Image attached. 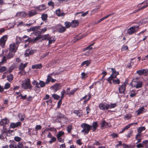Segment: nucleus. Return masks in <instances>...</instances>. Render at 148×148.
<instances>
[{
	"instance_id": "f257e3e1",
	"label": "nucleus",
	"mask_w": 148,
	"mask_h": 148,
	"mask_svg": "<svg viewBox=\"0 0 148 148\" xmlns=\"http://www.w3.org/2000/svg\"><path fill=\"white\" fill-rule=\"evenodd\" d=\"M81 127L83 128L81 132L83 133L84 135L88 134L92 127V126H90L85 123L82 124L81 125Z\"/></svg>"
},
{
	"instance_id": "f03ea898",
	"label": "nucleus",
	"mask_w": 148,
	"mask_h": 148,
	"mask_svg": "<svg viewBox=\"0 0 148 148\" xmlns=\"http://www.w3.org/2000/svg\"><path fill=\"white\" fill-rule=\"evenodd\" d=\"M138 79V77H136L131 82L132 86L136 88H140L142 86V82L139 81Z\"/></svg>"
},
{
	"instance_id": "7ed1b4c3",
	"label": "nucleus",
	"mask_w": 148,
	"mask_h": 148,
	"mask_svg": "<svg viewBox=\"0 0 148 148\" xmlns=\"http://www.w3.org/2000/svg\"><path fill=\"white\" fill-rule=\"evenodd\" d=\"M22 87L25 89H29L31 90L32 87L31 85L30 80L27 78L25 80L24 82L21 84Z\"/></svg>"
},
{
	"instance_id": "20e7f679",
	"label": "nucleus",
	"mask_w": 148,
	"mask_h": 148,
	"mask_svg": "<svg viewBox=\"0 0 148 148\" xmlns=\"http://www.w3.org/2000/svg\"><path fill=\"white\" fill-rule=\"evenodd\" d=\"M138 26H134L130 27L127 30L129 34H132L138 31L139 29Z\"/></svg>"
},
{
	"instance_id": "39448f33",
	"label": "nucleus",
	"mask_w": 148,
	"mask_h": 148,
	"mask_svg": "<svg viewBox=\"0 0 148 148\" xmlns=\"http://www.w3.org/2000/svg\"><path fill=\"white\" fill-rule=\"evenodd\" d=\"M28 64L27 62L25 63V64L21 62L20 64L18 67V70L20 71L18 72V74H22L21 73L24 72V69L27 66Z\"/></svg>"
},
{
	"instance_id": "423d86ee",
	"label": "nucleus",
	"mask_w": 148,
	"mask_h": 148,
	"mask_svg": "<svg viewBox=\"0 0 148 148\" xmlns=\"http://www.w3.org/2000/svg\"><path fill=\"white\" fill-rule=\"evenodd\" d=\"M127 82L126 81L124 82V84L120 86L119 88V93L121 94H124L126 86L127 84Z\"/></svg>"
},
{
	"instance_id": "0eeeda50",
	"label": "nucleus",
	"mask_w": 148,
	"mask_h": 148,
	"mask_svg": "<svg viewBox=\"0 0 148 148\" xmlns=\"http://www.w3.org/2000/svg\"><path fill=\"white\" fill-rule=\"evenodd\" d=\"M7 39L8 36L7 35L3 36L0 39V45L2 48L4 47L5 42Z\"/></svg>"
},
{
	"instance_id": "6e6552de",
	"label": "nucleus",
	"mask_w": 148,
	"mask_h": 148,
	"mask_svg": "<svg viewBox=\"0 0 148 148\" xmlns=\"http://www.w3.org/2000/svg\"><path fill=\"white\" fill-rule=\"evenodd\" d=\"M16 44L15 43H12L10 45V52H14L15 53L17 49V47H16Z\"/></svg>"
},
{
	"instance_id": "1a4fd4ad",
	"label": "nucleus",
	"mask_w": 148,
	"mask_h": 148,
	"mask_svg": "<svg viewBox=\"0 0 148 148\" xmlns=\"http://www.w3.org/2000/svg\"><path fill=\"white\" fill-rule=\"evenodd\" d=\"M10 148H23V145L21 143H19L17 145L16 143H14L9 146Z\"/></svg>"
},
{
	"instance_id": "9d476101",
	"label": "nucleus",
	"mask_w": 148,
	"mask_h": 148,
	"mask_svg": "<svg viewBox=\"0 0 148 148\" xmlns=\"http://www.w3.org/2000/svg\"><path fill=\"white\" fill-rule=\"evenodd\" d=\"M99 107L101 110H103L108 109V104L105 103H101L99 104Z\"/></svg>"
},
{
	"instance_id": "9b49d317",
	"label": "nucleus",
	"mask_w": 148,
	"mask_h": 148,
	"mask_svg": "<svg viewBox=\"0 0 148 148\" xmlns=\"http://www.w3.org/2000/svg\"><path fill=\"white\" fill-rule=\"evenodd\" d=\"M101 128L102 129H103L104 128H107L108 127H109V124L107 122H106L105 120H103L101 121Z\"/></svg>"
},
{
	"instance_id": "f8f14e48",
	"label": "nucleus",
	"mask_w": 148,
	"mask_h": 148,
	"mask_svg": "<svg viewBox=\"0 0 148 148\" xmlns=\"http://www.w3.org/2000/svg\"><path fill=\"white\" fill-rule=\"evenodd\" d=\"M27 15V13L24 11H23L17 12L15 16L16 17H25Z\"/></svg>"
},
{
	"instance_id": "ddd939ff",
	"label": "nucleus",
	"mask_w": 148,
	"mask_h": 148,
	"mask_svg": "<svg viewBox=\"0 0 148 148\" xmlns=\"http://www.w3.org/2000/svg\"><path fill=\"white\" fill-rule=\"evenodd\" d=\"M147 71L148 70L147 69H142L137 70L136 73L140 76L145 74H146V73H147Z\"/></svg>"
},
{
	"instance_id": "4468645a",
	"label": "nucleus",
	"mask_w": 148,
	"mask_h": 148,
	"mask_svg": "<svg viewBox=\"0 0 148 148\" xmlns=\"http://www.w3.org/2000/svg\"><path fill=\"white\" fill-rule=\"evenodd\" d=\"M21 123L20 122H18L17 123H12L10 124V127L13 129H14L16 127L20 126Z\"/></svg>"
},
{
	"instance_id": "2eb2a0df",
	"label": "nucleus",
	"mask_w": 148,
	"mask_h": 148,
	"mask_svg": "<svg viewBox=\"0 0 148 148\" xmlns=\"http://www.w3.org/2000/svg\"><path fill=\"white\" fill-rule=\"evenodd\" d=\"M52 87L54 90L55 92L59 90L61 88L60 85L59 84H55L53 85Z\"/></svg>"
},
{
	"instance_id": "dca6fc26",
	"label": "nucleus",
	"mask_w": 148,
	"mask_h": 148,
	"mask_svg": "<svg viewBox=\"0 0 148 148\" xmlns=\"http://www.w3.org/2000/svg\"><path fill=\"white\" fill-rule=\"evenodd\" d=\"M56 13L57 16L60 17L64 16L65 14V13L62 12L60 9L56 10Z\"/></svg>"
},
{
	"instance_id": "f3484780",
	"label": "nucleus",
	"mask_w": 148,
	"mask_h": 148,
	"mask_svg": "<svg viewBox=\"0 0 148 148\" xmlns=\"http://www.w3.org/2000/svg\"><path fill=\"white\" fill-rule=\"evenodd\" d=\"M111 70L112 73L110 76H112V77L113 78H116V76L119 74V72L116 71L113 68H112Z\"/></svg>"
},
{
	"instance_id": "a211bd4d",
	"label": "nucleus",
	"mask_w": 148,
	"mask_h": 148,
	"mask_svg": "<svg viewBox=\"0 0 148 148\" xmlns=\"http://www.w3.org/2000/svg\"><path fill=\"white\" fill-rule=\"evenodd\" d=\"M37 14V12L36 11L32 10L28 12L27 15H28L29 17H31L36 14Z\"/></svg>"
},
{
	"instance_id": "6ab92c4d",
	"label": "nucleus",
	"mask_w": 148,
	"mask_h": 148,
	"mask_svg": "<svg viewBox=\"0 0 148 148\" xmlns=\"http://www.w3.org/2000/svg\"><path fill=\"white\" fill-rule=\"evenodd\" d=\"M35 52V50L32 49H29L26 50L25 54L26 56H27L29 55H32Z\"/></svg>"
},
{
	"instance_id": "aec40b11",
	"label": "nucleus",
	"mask_w": 148,
	"mask_h": 148,
	"mask_svg": "<svg viewBox=\"0 0 148 148\" xmlns=\"http://www.w3.org/2000/svg\"><path fill=\"white\" fill-rule=\"evenodd\" d=\"M7 131L5 127L3 126V130H1L2 134L0 135V139L3 140L4 139V137L3 135V134L4 133H6Z\"/></svg>"
},
{
	"instance_id": "412c9836",
	"label": "nucleus",
	"mask_w": 148,
	"mask_h": 148,
	"mask_svg": "<svg viewBox=\"0 0 148 148\" xmlns=\"http://www.w3.org/2000/svg\"><path fill=\"white\" fill-rule=\"evenodd\" d=\"M72 27H74L78 25L79 22L77 20H74L71 21Z\"/></svg>"
},
{
	"instance_id": "4be33fe9",
	"label": "nucleus",
	"mask_w": 148,
	"mask_h": 148,
	"mask_svg": "<svg viewBox=\"0 0 148 148\" xmlns=\"http://www.w3.org/2000/svg\"><path fill=\"white\" fill-rule=\"evenodd\" d=\"M66 29L65 27L61 25L58 29V31L60 33H63L66 30Z\"/></svg>"
},
{
	"instance_id": "5701e85b",
	"label": "nucleus",
	"mask_w": 148,
	"mask_h": 148,
	"mask_svg": "<svg viewBox=\"0 0 148 148\" xmlns=\"http://www.w3.org/2000/svg\"><path fill=\"white\" fill-rule=\"evenodd\" d=\"M15 53L14 52H10L6 56V58L7 59H10L12 58L14 56Z\"/></svg>"
},
{
	"instance_id": "b1692460",
	"label": "nucleus",
	"mask_w": 148,
	"mask_h": 148,
	"mask_svg": "<svg viewBox=\"0 0 148 148\" xmlns=\"http://www.w3.org/2000/svg\"><path fill=\"white\" fill-rule=\"evenodd\" d=\"M32 67L33 69H40L42 67V65L41 64H36L32 65Z\"/></svg>"
},
{
	"instance_id": "393cba45",
	"label": "nucleus",
	"mask_w": 148,
	"mask_h": 148,
	"mask_svg": "<svg viewBox=\"0 0 148 148\" xmlns=\"http://www.w3.org/2000/svg\"><path fill=\"white\" fill-rule=\"evenodd\" d=\"M145 110L144 107H142L140 108L137 111H136L137 115H139L140 114L143 113L144 112V110Z\"/></svg>"
},
{
	"instance_id": "a878e982",
	"label": "nucleus",
	"mask_w": 148,
	"mask_h": 148,
	"mask_svg": "<svg viewBox=\"0 0 148 148\" xmlns=\"http://www.w3.org/2000/svg\"><path fill=\"white\" fill-rule=\"evenodd\" d=\"M92 126L93 127V129H92V131H95L98 127L97 123L96 122H93L92 123Z\"/></svg>"
},
{
	"instance_id": "bb28decb",
	"label": "nucleus",
	"mask_w": 148,
	"mask_h": 148,
	"mask_svg": "<svg viewBox=\"0 0 148 148\" xmlns=\"http://www.w3.org/2000/svg\"><path fill=\"white\" fill-rule=\"evenodd\" d=\"M45 5H39L38 6L36 7V9L39 11H41L42 10H44L45 9Z\"/></svg>"
},
{
	"instance_id": "cd10ccee",
	"label": "nucleus",
	"mask_w": 148,
	"mask_h": 148,
	"mask_svg": "<svg viewBox=\"0 0 148 148\" xmlns=\"http://www.w3.org/2000/svg\"><path fill=\"white\" fill-rule=\"evenodd\" d=\"M90 62L89 60H86L82 62V63L81 66H83L85 65H86V66H88L90 64Z\"/></svg>"
},
{
	"instance_id": "c85d7f7f",
	"label": "nucleus",
	"mask_w": 148,
	"mask_h": 148,
	"mask_svg": "<svg viewBox=\"0 0 148 148\" xmlns=\"http://www.w3.org/2000/svg\"><path fill=\"white\" fill-rule=\"evenodd\" d=\"M51 36L49 34L44 35L43 36L42 40H49Z\"/></svg>"
},
{
	"instance_id": "c756f323",
	"label": "nucleus",
	"mask_w": 148,
	"mask_h": 148,
	"mask_svg": "<svg viewBox=\"0 0 148 148\" xmlns=\"http://www.w3.org/2000/svg\"><path fill=\"white\" fill-rule=\"evenodd\" d=\"M64 25L66 26V28H69L71 26H72V23L71 22V23L66 21L64 23Z\"/></svg>"
},
{
	"instance_id": "7c9ffc66",
	"label": "nucleus",
	"mask_w": 148,
	"mask_h": 148,
	"mask_svg": "<svg viewBox=\"0 0 148 148\" xmlns=\"http://www.w3.org/2000/svg\"><path fill=\"white\" fill-rule=\"evenodd\" d=\"M56 40V38L54 37H51L49 40V43L50 44H51L55 42Z\"/></svg>"
},
{
	"instance_id": "2f4dec72",
	"label": "nucleus",
	"mask_w": 148,
	"mask_h": 148,
	"mask_svg": "<svg viewBox=\"0 0 148 148\" xmlns=\"http://www.w3.org/2000/svg\"><path fill=\"white\" fill-rule=\"evenodd\" d=\"M13 76L12 74H10L7 77V79L9 82L11 81L13 79Z\"/></svg>"
},
{
	"instance_id": "473e14b6",
	"label": "nucleus",
	"mask_w": 148,
	"mask_h": 148,
	"mask_svg": "<svg viewBox=\"0 0 148 148\" xmlns=\"http://www.w3.org/2000/svg\"><path fill=\"white\" fill-rule=\"evenodd\" d=\"M115 78H113L112 79V82L114 84H120V80L119 79H115Z\"/></svg>"
},
{
	"instance_id": "72a5a7b5",
	"label": "nucleus",
	"mask_w": 148,
	"mask_h": 148,
	"mask_svg": "<svg viewBox=\"0 0 148 148\" xmlns=\"http://www.w3.org/2000/svg\"><path fill=\"white\" fill-rule=\"evenodd\" d=\"M7 69L6 66H0V72H3L5 71Z\"/></svg>"
},
{
	"instance_id": "f704fd0d",
	"label": "nucleus",
	"mask_w": 148,
	"mask_h": 148,
	"mask_svg": "<svg viewBox=\"0 0 148 148\" xmlns=\"http://www.w3.org/2000/svg\"><path fill=\"white\" fill-rule=\"evenodd\" d=\"M78 89V88H75L74 89L71 90V91L68 93H67V94H69V95H72L74 94L75 92Z\"/></svg>"
},
{
	"instance_id": "c9c22d12",
	"label": "nucleus",
	"mask_w": 148,
	"mask_h": 148,
	"mask_svg": "<svg viewBox=\"0 0 148 148\" xmlns=\"http://www.w3.org/2000/svg\"><path fill=\"white\" fill-rule=\"evenodd\" d=\"M108 109H111L114 108L116 107V104L115 103H111L110 105H108Z\"/></svg>"
},
{
	"instance_id": "e433bc0d",
	"label": "nucleus",
	"mask_w": 148,
	"mask_h": 148,
	"mask_svg": "<svg viewBox=\"0 0 148 148\" xmlns=\"http://www.w3.org/2000/svg\"><path fill=\"white\" fill-rule=\"evenodd\" d=\"M47 14H43L41 16V18L43 21H45L47 18Z\"/></svg>"
},
{
	"instance_id": "4c0bfd02",
	"label": "nucleus",
	"mask_w": 148,
	"mask_h": 148,
	"mask_svg": "<svg viewBox=\"0 0 148 148\" xmlns=\"http://www.w3.org/2000/svg\"><path fill=\"white\" fill-rule=\"evenodd\" d=\"M64 134V132L62 131H59L57 135V138L61 137Z\"/></svg>"
},
{
	"instance_id": "58836bf2",
	"label": "nucleus",
	"mask_w": 148,
	"mask_h": 148,
	"mask_svg": "<svg viewBox=\"0 0 148 148\" xmlns=\"http://www.w3.org/2000/svg\"><path fill=\"white\" fill-rule=\"evenodd\" d=\"M8 121V119H7L5 118L2 119L1 122V123L3 124V125L4 124H6L7 123Z\"/></svg>"
},
{
	"instance_id": "ea45409f",
	"label": "nucleus",
	"mask_w": 148,
	"mask_h": 148,
	"mask_svg": "<svg viewBox=\"0 0 148 148\" xmlns=\"http://www.w3.org/2000/svg\"><path fill=\"white\" fill-rule=\"evenodd\" d=\"M41 129V127L40 125H36L35 127V131H36V134L38 133L37 131L38 130H40Z\"/></svg>"
},
{
	"instance_id": "a19ab883",
	"label": "nucleus",
	"mask_w": 148,
	"mask_h": 148,
	"mask_svg": "<svg viewBox=\"0 0 148 148\" xmlns=\"http://www.w3.org/2000/svg\"><path fill=\"white\" fill-rule=\"evenodd\" d=\"M145 130V127H141L137 129V131L138 132L141 133L142 131Z\"/></svg>"
},
{
	"instance_id": "79ce46f5",
	"label": "nucleus",
	"mask_w": 148,
	"mask_h": 148,
	"mask_svg": "<svg viewBox=\"0 0 148 148\" xmlns=\"http://www.w3.org/2000/svg\"><path fill=\"white\" fill-rule=\"evenodd\" d=\"M14 69V67L13 66H11L10 67L8 70L6 71V72L8 73H10L12 72L13 70Z\"/></svg>"
},
{
	"instance_id": "37998d69",
	"label": "nucleus",
	"mask_w": 148,
	"mask_h": 148,
	"mask_svg": "<svg viewBox=\"0 0 148 148\" xmlns=\"http://www.w3.org/2000/svg\"><path fill=\"white\" fill-rule=\"evenodd\" d=\"M39 85L41 87H43L45 86V83L44 81H40L39 83Z\"/></svg>"
},
{
	"instance_id": "c03bdc74",
	"label": "nucleus",
	"mask_w": 148,
	"mask_h": 148,
	"mask_svg": "<svg viewBox=\"0 0 148 148\" xmlns=\"http://www.w3.org/2000/svg\"><path fill=\"white\" fill-rule=\"evenodd\" d=\"M137 124V123H131L129 125H127L125 126V127L124 128L125 130H127V129H128L131 126H132V125H134V124Z\"/></svg>"
},
{
	"instance_id": "a18cd8bd",
	"label": "nucleus",
	"mask_w": 148,
	"mask_h": 148,
	"mask_svg": "<svg viewBox=\"0 0 148 148\" xmlns=\"http://www.w3.org/2000/svg\"><path fill=\"white\" fill-rule=\"evenodd\" d=\"M52 97H53L54 99L56 100H58L60 97V96L57 94H54L52 95Z\"/></svg>"
},
{
	"instance_id": "49530a36",
	"label": "nucleus",
	"mask_w": 148,
	"mask_h": 148,
	"mask_svg": "<svg viewBox=\"0 0 148 148\" xmlns=\"http://www.w3.org/2000/svg\"><path fill=\"white\" fill-rule=\"evenodd\" d=\"M40 26H36L32 27V29L34 32L38 30L40 28Z\"/></svg>"
},
{
	"instance_id": "de8ad7c7",
	"label": "nucleus",
	"mask_w": 148,
	"mask_h": 148,
	"mask_svg": "<svg viewBox=\"0 0 148 148\" xmlns=\"http://www.w3.org/2000/svg\"><path fill=\"white\" fill-rule=\"evenodd\" d=\"M72 128V126L71 125H69L67 127V131L69 133L71 132V130Z\"/></svg>"
},
{
	"instance_id": "09e8293b",
	"label": "nucleus",
	"mask_w": 148,
	"mask_h": 148,
	"mask_svg": "<svg viewBox=\"0 0 148 148\" xmlns=\"http://www.w3.org/2000/svg\"><path fill=\"white\" fill-rule=\"evenodd\" d=\"M48 75L50 82H54L56 81V79H54L51 77V75Z\"/></svg>"
},
{
	"instance_id": "8fccbe9b",
	"label": "nucleus",
	"mask_w": 148,
	"mask_h": 148,
	"mask_svg": "<svg viewBox=\"0 0 148 148\" xmlns=\"http://www.w3.org/2000/svg\"><path fill=\"white\" fill-rule=\"evenodd\" d=\"M56 140V138L55 137H52V138L51 139V140L49 141V143L50 144L52 143L53 142H55Z\"/></svg>"
},
{
	"instance_id": "3c124183",
	"label": "nucleus",
	"mask_w": 148,
	"mask_h": 148,
	"mask_svg": "<svg viewBox=\"0 0 148 148\" xmlns=\"http://www.w3.org/2000/svg\"><path fill=\"white\" fill-rule=\"evenodd\" d=\"M128 49V47L127 46V45H124L122 47V48H121V51H125L127 49Z\"/></svg>"
},
{
	"instance_id": "603ef678",
	"label": "nucleus",
	"mask_w": 148,
	"mask_h": 148,
	"mask_svg": "<svg viewBox=\"0 0 148 148\" xmlns=\"http://www.w3.org/2000/svg\"><path fill=\"white\" fill-rule=\"evenodd\" d=\"M43 36H42L41 35H38V36L36 37L35 39V40H37L40 39L42 38V39Z\"/></svg>"
},
{
	"instance_id": "864d4df0",
	"label": "nucleus",
	"mask_w": 148,
	"mask_h": 148,
	"mask_svg": "<svg viewBox=\"0 0 148 148\" xmlns=\"http://www.w3.org/2000/svg\"><path fill=\"white\" fill-rule=\"evenodd\" d=\"M113 78L112 77V76H110L107 79V81L109 82L110 84H112L111 81L112 80Z\"/></svg>"
},
{
	"instance_id": "5fc2aeb1",
	"label": "nucleus",
	"mask_w": 148,
	"mask_h": 148,
	"mask_svg": "<svg viewBox=\"0 0 148 148\" xmlns=\"http://www.w3.org/2000/svg\"><path fill=\"white\" fill-rule=\"evenodd\" d=\"M88 95V98L87 100H84V104H85L86 103V102H87V101H88L90 99V98L91 97V95L90 93H89Z\"/></svg>"
},
{
	"instance_id": "6e6d98bb",
	"label": "nucleus",
	"mask_w": 148,
	"mask_h": 148,
	"mask_svg": "<svg viewBox=\"0 0 148 148\" xmlns=\"http://www.w3.org/2000/svg\"><path fill=\"white\" fill-rule=\"evenodd\" d=\"M14 140L17 142H19L21 140V138L18 136H15L14 138Z\"/></svg>"
},
{
	"instance_id": "4d7b16f0",
	"label": "nucleus",
	"mask_w": 148,
	"mask_h": 148,
	"mask_svg": "<svg viewBox=\"0 0 148 148\" xmlns=\"http://www.w3.org/2000/svg\"><path fill=\"white\" fill-rule=\"evenodd\" d=\"M33 34L35 35H39L41 34L40 31L38 30L33 32Z\"/></svg>"
},
{
	"instance_id": "13d9d810",
	"label": "nucleus",
	"mask_w": 148,
	"mask_h": 148,
	"mask_svg": "<svg viewBox=\"0 0 148 148\" xmlns=\"http://www.w3.org/2000/svg\"><path fill=\"white\" fill-rule=\"evenodd\" d=\"M93 145L97 146H99L101 145V144L98 141L95 140V142L93 143Z\"/></svg>"
},
{
	"instance_id": "bf43d9fd",
	"label": "nucleus",
	"mask_w": 148,
	"mask_h": 148,
	"mask_svg": "<svg viewBox=\"0 0 148 148\" xmlns=\"http://www.w3.org/2000/svg\"><path fill=\"white\" fill-rule=\"evenodd\" d=\"M10 86V84L9 83H6L5 85L4 88L7 89Z\"/></svg>"
},
{
	"instance_id": "052dcab7",
	"label": "nucleus",
	"mask_w": 148,
	"mask_h": 148,
	"mask_svg": "<svg viewBox=\"0 0 148 148\" xmlns=\"http://www.w3.org/2000/svg\"><path fill=\"white\" fill-rule=\"evenodd\" d=\"M133 131L132 130H130L128 134L127 135V138H130L132 134Z\"/></svg>"
},
{
	"instance_id": "680f3d73",
	"label": "nucleus",
	"mask_w": 148,
	"mask_h": 148,
	"mask_svg": "<svg viewBox=\"0 0 148 148\" xmlns=\"http://www.w3.org/2000/svg\"><path fill=\"white\" fill-rule=\"evenodd\" d=\"M48 4L49 6H51L53 7L54 6V3L52 1H50L48 2Z\"/></svg>"
},
{
	"instance_id": "e2e57ef3",
	"label": "nucleus",
	"mask_w": 148,
	"mask_h": 148,
	"mask_svg": "<svg viewBox=\"0 0 148 148\" xmlns=\"http://www.w3.org/2000/svg\"><path fill=\"white\" fill-rule=\"evenodd\" d=\"M47 30V28L45 27H44L43 29H42L40 31V34L43 33L45 32Z\"/></svg>"
},
{
	"instance_id": "0e129e2a",
	"label": "nucleus",
	"mask_w": 148,
	"mask_h": 148,
	"mask_svg": "<svg viewBox=\"0 0 148 148\" xmlns=\"http://www.w3.org/2000/svg\"><path fill=\"white\" fill-rule=\"evenodd\" d=\"M58 118H64L65 117L64 115L60 113H58Z\"/></svg>"
},
{
	"instance_id": "69168bd1",
	"label": "nucleus",
	"mask_w": 148,
	"mask_h": 148,
	"mask_svg": "<svg viewBox=\"0 0 148 148\" xmlns=\"http://www.w3.org/2000/svg\"><path fill=\"white\" fill-rule=\"evenodd\" d=\"M119 143L116 145L115 146V148H118V147L122 145L121 141H119Z\"/></svg>"
},
{
	"instance_id": "338daca9",
	"label": "nucleus",
	"mask_w": 148,
	"mask_h": 148,
	"mask_svg": "<svg viewBox=\"0 0 148 148\" xmlns=\"http://www.w3.org/2000/svg\"><path fill=\"white\" fill-rule=\"evenodd\" d=\"M61 98L62 99L64 97V95L66 93V91L64 90H63L62 92H61Z\"/></svg>"
},
{
	"instance_id": "774afa93",
	"label": "nucleus",
	"mask_w": 148,
	"mask_h": 148,
	"mask_svg": "<svg viewBox=\"0 0 148 148\" xmlns=\"http://www.w3.org/2000/svg\"><path fill=\"white\" fill-rule=\"evenodd\" d=\"M123 147L124 148H130V146L127 145L125 144H123Z\"/></svg>"
}]
</instances>
